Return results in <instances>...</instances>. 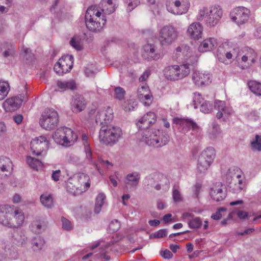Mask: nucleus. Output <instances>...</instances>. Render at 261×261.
Masks as SVG:
<instances>
[{
    "label": "nucleus",
    "mask_w": 261,
    "mask_h": 261,
    "mask_svg": "<svg viewBox=\"0 0 261 261\" xmlns=\"http://www.w3.org/2000/svg\"><path fill=\"white\" fill-rule=\"evenodd\" d=\"M24 220L23 211L13 205L0 206V224L10 228H18L22 225Z\"/></svg>",
    "instance_id": "obj_1"
},
{
    "label": "nucleus",
    "mask_w": 261,
    "mask_h": 261,
    "mask_svg": "<svg viewBox=\"0 0 261 261\" xmlns=\"http://www.w3.org/2000/svg\"><path fill=\"white\" fill-rule=\"evenodd\" d=\"M223 15V11L221 7L215 5L212 6L210 9L203 7L199 9L196 19L198 21H201L203 19L206 25L212 27L215 26L219 21Z\"/></svg>",
    "instance_id": "obj_2"
},
{
    "label": "nucleus",
    "mask_w": 261,
    "mask_h": 261,
    "mask_svg": "<svg viewBox=\"0 0 261 261\" xmlns=\"http://www.w3.org/2000/svg\"><path fill=\"white\" fill-rule=\"evenodd\" d=\"M142 141L147 145L155 147H162L166 145L169 141V135L159 129H146L142 133Z\"/></svg>",
    "instance_id": "obj_3"
},
{
    "label": "nucleus",
    "mask_w": 261,
    "mask_h": 261,
    "mask_svg": "<svg viewBox=\"0 0 261 261\" xmlns=\"http://www.w3.org/2000/svg\"><path fill=\"white\" fill-rule=\"evenodd\" d=\"M122 135L121 129L117 126H102L99 133V139L105 144L116 143Z\"/></svg>",
    "instance_id": "obj_4"
},
{
    "label": "nucleus",
    "mask_w": 261,
    "mask_h": 261,
    "mask_svg": "<svg viewBox=\"0 0 261 261\" xmlns=\"http://www.w3.org/2000/svg\"><path fill=\"white\" fill-rule=\"evenodd\" d=\"M66 185L68 189L71 190V192H75L74 189L83 192L90 187V179L88 175L79 173L70 177Z\"/></svg>",
    "instance_id": "obj_5"
},
{
    "label": "nucleus",
    "mask_w": 261,
    "mask_h": 261,
    "mask_svg": "<svg viewBox=\"0 0 261 261\" xmlns=\"http://www.w3.org/2000/svg\"><path fill=\"white\" fill-rule=\"evenodd\" d=\"M53 137L57 143L66 147L73 144L77 139V135L68 127L58 128Z\"/></svg>",
    "instance_id": "obj_6"
},
{
    "label": "nucleus",
    "mask_w": 261,
    "mask_h": 261,
    "mask_svg": "<svg viewBox=\"0 0 261 261\" xmlns=\"http://www.w3.org/2000/svg\"><path fill=\"white\" fill-rule=\"evenodd\" d=\"M59 123L58 114L53 109H46L39 120L40 126L46 130H51L57 126Z\"/></svg>",
    "instance_id": "obj_7"
},
{
    "label": "nucleus",
    "mask_w": 261,
    "mask_h": 261,
    "mask_svg": "<svg viewBox=\"0 0 261 261\" xmlns=\"http://www.w3.org/2000/svg\"><path fill=\"white\" fill-rule=\"evenodd\" d=\"M215 155V150L213 147H207L203 150L198 158L197 171L199 173L205 172L213 162Z\"/></svg>",
    "instance_id": "obj_8"
},
{
    "label": "nucleus",
    "mask_w": 261,
    "mask_h": 261,
    "mask_svg": "<svg viewBox=\"0 0 261 261\" xmlns=\"http://www.w3.org/2000/svg\"><path fill=\"white\" fill-rule=\"evenodd\" d=\"M144 185L148 190L151 188H154L155 190H160L162 187H165L166 189L169 188V180L164 175L154 173L145 178Z\"/></svg>",
    "instance_id": "obj_9"
},
{
    "label": "nucleus",
    "mask_w": 261,
    "mask_h": 261,
    "mask_svg": "<svg viewBox=\"0 0 261 261\" xmlns=\"http://www.w3.org/2000/svg\"><path fill=\"white\" fill-rule=\"evenodd\" d=\"M159 40L163 46L173 43L178 38V32L176 28L168 24L163 27L159 31Z\"/></svg>",
    "instance_id": "obj_10"
},
{
    "label": "nucleus",
    "mask_w": 261,
    "mask_h": 261,
    "mask_svg": "<svg viewBox=\"0 0 261 261\" xmlns=\"http://www.w3.org/2000/svg\"><path fill=\"white\" fill-rule=\"evenodd\" d=\"M166 5L167 11L174 15L186 13L189 7V4L185 0H168Z\"/></svg>",
    "instance_id": "obj_11"
},
{
    "label": "nucleus",
    "mask_w": 261,
    "mask_h": 261,
    "mask_svg": "<svg viewBox=\"0 0 261 261\" xmlns=\"http://www.w3.org/2000/svg\"><path fill=\"white\" fill-rule=\"evenodd\" d=\"M226 176L228 187L233 193H238L245 189L246 181L244 176L241 174L231 176L230 172L227 173Z\"/></svg>",
    "instance_id": "obj_12"
},
{
    "label": "nucleus",
    "mask_w": 261,
    "mask_h": 261,
    "mask_svg": "<svg viewBox=\"0 0 261 261\" xmlns=\"http://www.w3.org/2000/svg\"><path fill=\"white\" fill-rule=\"evenodd\" d=\"M73 57L67 55L61 58L54 65L55 71L61 75L69 72L72 68Z\"/></svg>",
    "instance_id": "obj_13"
},
{
    "label": "nucleus",
    "mask_w": 261,
    "mask_h": 261,
    "mask_svg": "<svg viewBox=\"0 0 261 261\" xmlns=\"http://www.w3.org/2000/svg\"><path fill=\"white\" fill-rule=\"evenodd\" d=\"M48 141L46 138L41 136L31 141V149L33 154L37 156L44 154L48 148Z\"/></svg>",
    "instance_id": "obj_14"
},
{
    "label": "nucleus",
    "mask_w": 261,
    "mask_h": 261,
    "mask_svg": "<svg viewBox=\"0 0 261 261\" xmlns=\"http://www.w3.org/2000/svg\"><path fill=\"white\" fill-rule=\"evenodd\" d=\"M250 14V10L244 7H238L233 9L230 13L231 19L238 24L247 22Z\"/></svg>",
    "instance_id": "obj_15"
},
{
    "label": "nucleus",
    "mask_w": 261,
    "mask_h": 261,
    "mask_svg": "<svg viewBox=\"0 0 261 261\" xmlns=\"http://www.w3.org/2000/svg\"><path fill=\"white\" fill-rule=\"evenodd\" d=\"M240 56L242 62L246 64L242 67L243 69L248 68L252 66L255 62L257 58V54L255 50L249 47H244L240 53Z\"/></svg>",
    "instance_id": "obj_16"
},
{
    "label": "nucleus",
    "mask_w": 261,
    "mask_h": 261,
    "mask_svg": "<svg viewBox=\"0 0 261 261\" xmlns=\"http://www.w3.org/2000/svg\"><path fill=\"white\" fill-rule=\"evenodd\" d=\"M113 118V109L110 107L104 108L99 110L96 116V123L103 126L108 125Z\"/></svg>",
    "instance_id": "obj_17"
},
{
    "label": "nucleus",
    "mask_w": 261,
    "mask_h": 261,
    "mask_svg": "<svg viewBox=\"0 0 261 261\" xmlns=\"http://www.w3.org/2000/svg\"><path fill=\"white\" fill-rule=\"evenodd\" d=\"M210 194L214 200L220 201L226 197V189L225 186L221 182H217L211 188Z\"/></svg>",
    "instance_id": "obj_18"
},
{
    "label": "nucleus",
    "mask_w": 261,
    "mask_h": 261,
    "mask_svg": "<svg viewBox=\"0 0 261 261\" xmlns=\"http://www.w3.org/2000/svg\"><path fill=\"white\" fill-rule=\"evenodd\" d=\"M155 114L153 112H148L141 117L137 123L140 129H149L150 125L155 121Z\"/></svg>",
    "instance_id": "obj_19"
},
{
    "label": "nucleus",
    "mask_w": 261,
    "mask_h": 261,
    "mask_svg": "<svg viewBox=\"0 0 261 261\" xmlns=\"http://www.w3.org/2000/svg\"><path fill=\"white\" fill-rule=\"evenodd\" d=\"M24 95L20 94L18 96L6 99L3 103V107L8 111H14L18 109L21 105Z\"/></svg>",
    "instance_id": "obj_20"
},
{
    "label": "nucleus",
    "mask_w": 261,
    "mask_h": 261,
    "mask_svg": "<svg viewBox=\"0 0 261 261\" xmlns=\"http://www.w3.org/2000/svg\"><path fill=\"white\" fill-rule=\"evenodd\" d=\"M203 32V27L198 22L192 23L188 28L187 34L190 38L198 40L201 38Z\"/></svg>",
    "instance_id": "obj_21"
},
{
    "label": "nucleus",
    "mask_w": 261,
    "mask_h": 261,
    "mask_svg": "<svg viewBox=\"0 0 261 261\" xmlns=\"http://www.w3.org/2000/svg\"><path fill=\"white\" fill-rule=\"evenodd\" d=\"M142 56L148 61L157 60L160 57V54L155 53L154 45L151 44H147L143 46Z\"/></svg>",
    "instance_id": "obj_22"
},
{
    "label": "nucleus",
    "mask_w": 261,
    "mask_h": 261,
    "mask_svg": "<svg viewBox=\"0 0 261 261\" xmlns=\"http://www.w3.org/2000/svg\"><path fill=\"white\" fill-rule=\"evenodd\" d=\"M214 107L218 111L216 115L218 119L222 118L223 116L227 117L232 113V109L229 107H227L225 102L224 101L216 100Z\"/></svg>",
    "instance_id": "obj_23"
},
{
    "label": "nucleus",
    "mask_w": 261,
    "mask_h": 261,
    "mask_svg": "<svg viewBox=\"0 0 261 261\" xmlns=\"http://www.w3.org/2000/svg\"><path fill=\"white\" fill-rule=\"evenodd\" d=\"M192 80L195 85L201 86L210 82V75L208 73L196 71L193 73Z\"/></svg>",
    "instance_id": "obj_24"
},
{
    "label": "nucleus",
    "mask_w": 261,
    "mask_h": 261,
    "mask_svg": "<svg viewBox=\"0 0 261 261\" xmlns=\"http://www.w3.org/2000/svg\"><path fill=\"white\" fill-rule=\"evenodd\" d=\"M72 110L73 112L79 113L83 111L86 108V102L82 95H75L72 105Z\"/></svg>",
    "instance_id": "obj_25"
},
{
    "label": "nucleus",
    "mask_w": 261,
    "mask_h": 261,
    "mask_svg": "<svg viewBox=\"0 0 261 261\" xmlns=\"http://www.w3.org/2000/svg\"><path fill=\"white\" fill-rule=\"evenodd\" d=\"M174 122L183 127L184 133L190 128L196 129L198 127L197 124L191 119L175 118L174 119Z\"/></svg>",
    "instance_id": "obj_26"
},
{
    "label": "nucleus",
    "mask_w": 261,
    "mask_h": 261,
    "mask_svg": "<svg viewBox=\"0 0 261 261\" xmlns=\"http://www.w3.org/2000/svg\"><path fill=\"white\" fill-rule=\"evenodd\" d=\"M217 45V40L214 38L206 39L200 44L198 50L200 52H206L213 50Z\"/></svg>",
    "instance_id": "obj_27"
},
{
    "label": "nucleus",
    "mask_w": 261,
    "mask_h": 261,
    "mask_svg": "<svg viewBox=\"0 0 261 261\" xmlns=\"http://www.w3.org/2000/svg\"><path fill=\"white\" fill-rule=\"evenodd\" d=\"M138 98L142 102L145 100H151L152 95L149 90V88L146 85L139 87L137 91Z\"/></svg>",
    "instance_id": "obj_28"
},
{
    "label": "nucleus",
    "mask_w": 261,
    "mask_h": 261,
    "mask_svg": "<svg viewBox=\"0 0 261 261\" xmlns=\"http://www.w3.org/2000/svg\"><path fill=\"white\" fill-rule=\"evenodd\" d=\"M177 68L176 65L166 67L163 71L165 77L171 81L179 80L176 70Z\"/></svg>",
    "instance_id": "obj_29"
},
{
    "label": "nucleus",
    "mask_w": 261,
    "mask_h": 261,
    "mask_svg": "<svg viewBox=\"0 0 261 261\" xmlns=\"http://www.w3.org/2000/svg\"><path fill=\"white\" fill-rule=\"evenodd\" d=\"M140 179V174L137 172L128 174L126 177V184L133 188H136Z\"/></svg>",
    "instance_id": "obj_30"
},
{
    "label": "nucleus",
    "mask_w": 261,
    "mask_h": 261,
    "mask_svg": "<svg viewBox=\"0 0 261 261\" xmlns=\"http://www.w3.org/2000/svg\"><path fill=\"white\" fill-rule=\"evenodd\" d=\"M176 70L178 74V80H181L187 76L190 73V65L188 63L176 65Z\"/></svg>",
    "instance_id": "obj_31"
},
{
    "label": "nucleus",
    "mask_w": 261,
    "mask_h": 261,
    "mask_svg": "<svg viewBox=\"0 0 261 261\" xmlns=\"http://www.w3.org/2000/svg\"><path fill=\"white\" fill-rule=\"evenodd\" d=\"M84 151L86 154V157L83 161H85L86 165L87 164H91L95 166L96 169L99 171V173H101L100 166H98L97 164L95 163V162L93 160V155L92 154V151L90 147L88 146L87 144L86 145V148H84Z\"/></svg>",
    "instance_id": "obj_32"
},
{
    "label": "nucleus",
    "mask_w": 261,
    "mask_h": 261,
    "mask_svg": "<svg viewBox=\"0 0 261 261\" xmlns=\"http://www.w3.org/2000/svg\"><path fill=\"white\" fill-rule=\"evenodd\" d=\"M12 170V163L10 159L6 156L0 157V171L10 172Z\"/></svg>",
    "instance_id": "obj_33"
},
{
    "label": "nucleus",
    "mask_w": 261,
    "mask_h": 261,
    "mask_svg": "<svg viewBox=\"0 0 261 261\" xmlns=\"http://www.w3.org/2000/svg\"><path fill=\"white\" fill-rule=\"evenodd\" d=\"M67 160L68 162L78 167H84L86 166L85 161H83L77 155L74 154H69L67 155Z\"/></svg>",
    "instance_id": "obj_34"
},
{
    "label": "nucleus",
    "mask_w": 261,
    "mask_h": 261,
    "mask_svg": "<svg viewBox=\"0 0 261 261\" xmlns=\"http://www.w3.org/2000/svg\"><path fill=\"white\" fill-rule=\"evenodd\" d=\"M14 243L17 245H23L27 243V237L22 231H15L13 235Z\"/></svg>",
    "instance_id": "obj_35"
},
{
    "label": "nucleus",
    "mask_w": 261,
    "mask_h": 261,
    "mask_svg": "<svg viewBox=\"0 0 261 261\" xmlns=\"http://www.w3.org/2000/svg\"><path fill=\"white\" fill-rule=\"evenodd\" d=\"M185 217L192 218V219L189 221L188 224L189 227L191 228H199L202 225V221L199 217L193 218V215L191 213H187L184 214Z\"/></svg>",
    "instance_id": "obj_36"
},
{
    "label": "nucleus",
    "mask_w": 261,
    "mask_h": 261,
    "mask_svg": "<svg viewBox=\"0 0 261 261\" xmlns=\"http://www.w3.org/2000/svg\"><path fill=\"white\" fill-rule=\"evenodd\" d=\"M43 223V222L40 220H34L32 222L30 228L33 232L39 234L44 229L45 226Z\"/></svg>",
    "instance_id": "obj_37"
},
{
    "label": "nucleus",
    "mask_w": 261,
    "mask_h": 261,
    "mask_svg": "<svg viewBox=\"0 0 261 261\" xmlns=\"http://www.w3.org/2000/svg\"><path fill=\"white\" fill-rule=\"evenodd\" d=\"M58 87L63 90H73L75 88V83L74 81L70 80L68 81H58L57 82Z\"/></svg>",
    "instance_id": "obj_38"
},
{
    "label": "nucleus",
    "mask_w": 261,
    "mask_h": 261,
    "mask_svg": "<svg viewBox=\"0 0 261 261\" xmlns=\"http://www.w3.org/2000/svg\"><path fill=\"white\" fill-rule=\"evenodd\" d=\"M249 89L256 95H261V83L255 81L248 82Z\"/></svg>",
    "instance_id": "obj_39"
},
{
    "label": "nucleus",
    "mask_w": 261,
    "mask_h": 261,
    "mask_svg": "<svg viewBox=\"0 0 261 261\" xmlns=\"http://www.w3.org/2000/svg\"><path fill=\"white\" fill-rule=\"evenodd\" d=\"M27 163L31 168L36 170L42 167V162L39 160L30 156L27 158Z\"/></svg>",
    "instance_id": "obj_40"
},
{
    "label": "nucleus",
    "mask_w": 261,
    "mask_h": 261,
    "mask_svg": "<svg viewBox=\"0 0 261 261\" xmlns=\"http://www.w3.org/2000/svg\"><path fill=\"white\" fill-rule=\"evenodd\" d=\"M250 147L253 151H261V136L256 135L250 143Z\"/></svg>",
    "instance_id": "obj_41"
},
{
    "label": "nucleus",
    "mask_w": 261,
    "mask_h": 261,
    "mask_svg": "<svg viewBox=\"0 0 261 261\" xmlns=\"http://www.w3.org/2000/svg\"><path fill=\"white\" fill-rule=\"evenodd\" d=\"M106 196L103 193H100L98 195L96 199V202L94 208V212L96 214L99 213L101 208L104 203V200Z\"/></svg>",
    "instance_id": "obj_42"
},
{
    "label": "nucleus",
    "mask_w": 261,
    "mask_h": 261,
    "mask_svg": "<svg viewBox=\"0 0 261 261\" xmlns=\"http://www.w3.org/2000/svg\"><path fill=\"white\" fill-rule=\"evenodd\" d=\"M10 87L8 82H0V100H3L7 96Z\"/></svg>",
    "instance_id": "obj_43"
},
{
    "label": "nucleus",
    "mask_w": 261,
    "mask_h": 261,
    "mask_svg": "<svg viewBox=\"0 0 261 261\" xmlns=\"http://www.w3.org/2000/svg\"><path fill=\"white\" fill-rule=\"evenodd\" d=\"M44 240L40 237L34 238L32 240V244L33 245V248L34 251L40 250L44 244Z\"/></svg>",
    "instance_id": "obj_44"
},
{
    "label": "nucleus",
    "mask_w": 261,
    "mask_h": 261,
    "mask_svg": "<svg viewBox=\"0 0 261 261\" xmlns=\"http://www.w3.org/2000/svg\"><path fill=\"white\" fill-rule=\"evenodd\" d=\"M42 204L47 208H50L53 205V199L51 195L43 194L40 197Z\"/></svg>",
    "instance_id": "obj_45"
},
{
    "label": "nucleus",
    "mask_w": 261,
    "mask_h": 261,
    "mask_svg": "<svg viewBox=\"0 0 261 261\" xmlns=\"http://www.w3.org/2000/svg\"><path fill=\"white\" fill-rule=\"evenodd\" d=\"M137 106V101L130 99L127 100V101H125L123 105L124 110L126 112L134 111Z\"/></svg>",
    "instance_id": "obj_46"
},
{
    "label": "nucleus",
    "mask_w": 261,
    "mask_h": 261,
    "mask_svg": "<svg viewBox=\"0 0 261 261\" xmlns=\"http://www.w3.org/2000/svg\"><path fill=\"white\" fill-rule=\"evenodd\" d=\"M4 48L6 50L3 53L4 57L7 58L9 56H12L14 54V47L12 45L6 43L4 44Z\"/></svg>",
    "instance_id": "obj_47"
},
{
    "label": "nucleus",
    "mask_w": 261,
    "mask_h": 261,
    "mask_svg": "<svg viewBox=\"0 0 261 261\" xmlns=\"http://www.w3.org/2000/svg\"><path fill=\"white\" fill-rule=\"evenodd\" d=\"M213 105L210 101H205L201 103L200 107L201 112L204 113H209L213 110Z\"/></svg>",
    "instance_id": "obj_48"
},
{
    "label": "nucleus",
    "mask_w": 261,
    "mask_h": 261,
    "mask_svg": "<svg viewBox=\"0 0 261 261\" xmlns=\"http://www.w3.org/2000/svg\"><path fill=\"white\" fill-rule=\"evenodd\" d=\"M70 45L77 50L83 49L80 39L77 37H73L70 41Z\"/></svg>",
    "instance_id": "obj_49"
},
{
    "label": "nucleus",
    "mask_w": 261,
    "mask_h": 261,
    "mask_svg": "<svg viewBox=\"0 0 261 261\" xmlns=\"http://www.w3.org/2000/svg\"><path fill=\"white\" fill-rule=\"evenodd\" d=\"M125 94V91L122 88L120 87L115 88L114 97L116 99L120 100L123 99Z\"/></svg>",
    "instance_id": "obj_50"
},
{
    "label": "nucleus",
    "mask_w": 261,
    "mask_h": 261,
    "mask_svg": "<svg viewBox=\"0 0 261 261\" xmlns=\"http://www.w3.org/2000/svg\"><path fill=\"white\" fill-rule=\"evenodd\" d=\"M227 51L225 50L223 46H219L217 51V56L219 60L221 62H224V59Z\"/></svg>",
    "instance_id": "obj_51"
},
{
    "label": "nucleus",
    "mask_w": 261,
    "mask_h": 261,
    "mask_svg": "<svg viewBox=\"0 0 261 261\" xmlns=\"http://www.w3.org/2000/svg\"><path fill=\"white\" fill-rule=\"evenodd\" d=\"M119 228L120 223L117 220L112 221L109 224V229L113 232L117 231Z\"/></svg>",
    "instance_id": "obj_52"
},
{
    "label": "nucleus",
    "mask_w": 261,
    "mask_h": 261,
    "mask_svg": "<svg viewBox=\"0 0 261 261\" xmlns=\"http://www.w3.org/2000/svg\"><path fill=\"white\" fill-rule=\"evenodd\" d=\"M61 221L62 222V228L66 230H70L72 228V224L68 219L64 217H62Z\"/></svg>",
    "instance_id": "obj_53"
},
{
    "label": "nucleus",
    "mask_w": 261,
    "mask_h": 261,
    "mask_svg": "<svg viewBox=\"0 0 261 261\" xmlns=\"http://www.w3.org/2000/svg\"><path fill=\"white\" fill-rule=\"evenodd\" d=\"M232 213H236L238 218L241 219H245L248 217V213L246 212L240 210L239 209L235 208Z\"/></svg>",
    "instance_id": "obj_54"
},
{
    "label": "nucleus",
    "mask_w": 261,
    "mask_h": 261,
    "mask_svg": "<svg viewBox=\"0 0 261 261\" xmlns=\"http://www.w3.org/2000/svg\"><path fill=\"white\" fill-rule=\"evenodd\" d=\"M10 244L7 240H0V248L4 249L5 252H7L10 250ZM12 247V246H11Z\"/></svg>",
    "instance_id": "obj_55"
},
{
    "label": "nucleus",
    "mask_w": 261,
    "mask_h": 261,
    "mask_svg": "<svg viewBox=\"0 0 261 261\" xmlns=\"http://www.w3.org/2000/svg\"><path fill=\"white\" fill-rule=\"evenodd\" d=\"M202 100L203 99L200 95L195 94L193 100V105L194 106V108L195 109H197L198 105L201 103Z\"/></svg>",
    "instance_id": "obj_56"
},
{
    "label": "nucleus",
    "mask_w": 261,
    "mask_h": 261,
    "mask_svg": "<svg viewBox=\"0 0 261 261\" xmlns=\"http://www.w3.org/2000/svg\"><path fill=\"white\" fill-rule=\"evenodd\" d=\"M98 162L103 167L107 169H110L113 166V164L108 160H104L101 158L98 159Z\"/></svg>",
    "instance_id": "obj_57"
},
{
    "label": "nucleus",
    "mask_w": 261,
    "mask_h": 261,
    "mask_svg": "<svg viewBox=\"0 0 261 261\" xmlns=\"http://www.w3.org/2000/svg\"><path fill=\"white\" fill-rule=\"evenodd\" d=\"M225 211H226L225 208L221 207V208H219L218 210L215 213L212 214L211 218L212 219H213L214 220H219L222 217L221 212H225Z\"/></svg>",
    "instance_id": "obj_58"
},
{
    "label": "nucleus",
    "mask_w": 261,
    "mask_h": 261,
    "mask_svg": "<svg viewBox=\"0 0 261 261\" xmlns=\"http://www.w3.org/2000/svg\"><path fill=\"white\" fill-rule=\"evenodd\" d=\"M140 2L139 0L131 1L128 2L127 10L128 12L132 11L135 8H136L139 4Z\"/></svg>",
    "instance_id": "obj_59"
},
{
    "label": "nucleus",
    "mask_w": 261,
    "mask_h": 261,
    "mask_svg": "<svg viewBox=\"0 0 261 261\" xmlns=\"http://www.w3.org/2000/svg\"><path fill=\"white\" fill-rule=\"evenodd\" d=\"M167 234V230L166 229H160L153 234V236L155 238H161L166 236Z\"/></svg>",
    "instance_id": "obj_60"
},
{
    "label": "nucleus",
    "mask_w": 261,
    "mask_h": 261,
    "mask_svg": "<svg viewBox=\"0 0 261 261\" xmlns=\"http://www.w3.org/2000/svg\"><path fill=\"white\" fill-rule=\"evenodd\" d=\"M189 49V47L186 45H181L179 46H178L176 48V53L177 55H179L180 53H182V54H185L188 51Z\"/></svg>",
    "instance_id": "obj_61"
},
{
    "label": "nucleus",
    "mask_w": 261,
    "mask_h": 261,
    "mask_svg": "<svg viewBox=\"0 0 261 261\" xmlns=\"http://www.w3.org/2000/svg\"><path fill=\"white\" fill-rule=\"evenodd\" d=\"M172 196L174 200L176 202L181 200V195L179 191L175 188L173 189L172 192Z\"/></svg>",
    "instance_id": "obj_62"
},
{
    "label": "nucleus",
    "mask_w": 261,
    "mask_h": 261,
    "mask_svg": "<svg viewBox=\"0 0 261 261\" xmlns=\"http://www.w3.org/2000/svg\"><path fill=\"white\" fill-rule=\"evenodd\" d=\"M253 35L256 38L261 39V24H258L256 26Z\"/></svg>",
    "instance_id": "obj_63"
},
{
    "label": "nucleus",
    "mask_w": 261,
    "mask_h": 261,
    "mask_svg": "<svg viewBox=\"0 0 261 261\" xmlns=\"http://www.w3.org/2000/svg\"><path fill=\"white\" fill-rule=\"evenodd\" d=\"M161 254L162 257L167 259L171 258L173 255L171 252L169 250H165L163 251H162Z\"/></svg>",
    "instance_id": "obj_64"
}]
</instances>
